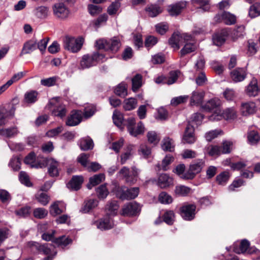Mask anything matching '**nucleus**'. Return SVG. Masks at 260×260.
I'll return each instance as SVG.
<instances>
[{"label":"nucleus","instance_id":"nucleus-1","mask_svg":"<svg viewBox=\"0 0 260 260\" xmlns=\"http://www.w3.org/2000/svg\"><path fill=\"white\" fill-rule=\"evenodd\" d=\"M84 38L80 36L77 38L66 36L63 39V46L65 49L72 53L79 52L84 44Z\"/></svg>","mask_w":260,"mask_h":260},{"label":"nucleus","instance_id":"nucleus-2","mask_svg":"<svg viewBox=\"0 0 260 260\" xmlns=\"http://www.w3.org/2000/svg\"><path fill=\"white\" fill-rule=\"evenodd\" d=\"M132 171L126 167H122L118 172V175L125 179L126 183L134 184L136 183L140 171L136 167H132Z\"/></svg>","mask_w":260,"mask_h":260},{"label":"nucleus","instance_id":"nucleus-3","mask_svg":"<svg viewBox=\"0 0 260 260\" xmlns=\"http://www.w3.org/2000/svg\"><path fill=\"white\" fill-rule=\"evenodd\" d=\"M47 107L51 110L52 114L55 116L62 118L66 115L65 106L61 105L56 99L50 101Z\"/></svg>","mask_w":260,"mask_h":260},{"label":"nucleus","instance_id":"nucleus-4","mask_svg":"<svg viewBox=\"0 0 260 260\" xmlns=\"http://www.w3.org/2000/svg\"><path fill=\"white\" fill-rule=\"evenodd\" d=\"M140 191L138 187H131L127 188L126 190L122 189V188L119 189L116 192V196L122 200H132L138 197Z\"/></svg>","mask_w":260,"mask_h":260},{"label":"nucleus","instance_id":"nucleus-5","mask_svg":"<svg viewBox=\"0 0 260 260\" xmlns=\"http://www.w3.org/2000/svg\"><path fill=\"white\" fill-rule=\"evenodd\" d=\"M189 34H172L168 40L169 45L174 50H178L185 41L188 40L187 36Z\"/></svg>","mask_w":260,"mask_h":260},{"label":"nucleus","instance_id":"nucleus-6","mask_svg":"<svg viewBox=\"0 0 260 260\" xmlns=\"http://www.w3.org/2000/svg\"><path fill=\"white\" fill-rule=\"evenodd\" d=\"M127 130L131 136L136 137L144 133L145 127L143 123L141 121L138 123L137 131H134V126L136 123V120L134 118H128L127 119Z\"/></svg>","mask_w":260,"mask_h":260},{"label":"nucleus","instance_id":"nucleus-7","mask_svg":"<svg viewBox=\"0 0 260 260\" xmlns=\"http://www.w3.org/2000/svg\"><path fill=\"white\" fill-rule=\"evenodd\" d=\"M196 206L193 204H187L180 209V215L185 220L190 221L194 219Z\"/></svg>","mask_w":260,"mask_h":260},{"label":"nucleus","instance_id":"nucleus-8","mask_svg":"<svg viewBox=\"0 0 260 260\" xmlns=\"http://www.w3.org/2000/svg\"><path fill=\"white\" fill-rule=\"evenodd\" d=\"M216 22L223 21L227 25H232L236 22V16L229 12L224 11L218 13L214 18Z\"/></svg>","mask_w":260,"mask_h":260},{"label":"nucleus","instance_id":"nucleus-9","mask_svg":"<svg viewBox=\"0 0 260 260\" xmlns=\"http://www.w3.org/2000/svg\"><path fill=\"white\" fill-rule=\"evenodd\" d=\"M220 101L218 99H212L208 101L205 104L202 106V108L206 111L210 112L214 111V117L216 118V115L220 113Z\"/></svg>","mask_w":260,"mask_h":260},{"label":"nucleus","instance_id":"nucleus-10","mask_svg":"<svg viewBox=\"0 0 260 260\" xmlns=\"http://www.w3.org/2000/svg\"><path fill=\"white\" fill-rule=\"evenodd\" d=\"M187 37L188 39H190L184 42V43H185L184 46L180 50V55L181 57L194 52L197 48V45L192 36L191 34H189Z\"/></svg>","mask_w":260,"mask_h":260},{"label":"nucleus","instance_id":"nucleus-11","mask_svg":"<svg viewBox=\"0 0 260 260\" xmlns=\"http://www.w3.org/2000/svg\"><path fill=\"white\" fill-rule=\"evenodd\" d=\"M216 116V118L214 117V115H211L209 119L211 120H219L221 117H223L226 120L234 119L237 117V111L234 107L228 108Z\"/></svg>","mask_w":260,"mask_h":260},{"label":"nucleus","instance_id":"nucleus-12","mask_svg":"<svg viewBox=\"0 0 260 260\" xmlns=\"http://www.w3.org/2000/svg\"><path fill=\"white\" fill-rule=\"evenodd\" d=\"M24 162L26 165L30 166L31 168H42L45 166V158L41 160L36 161V155L33 152L29 153L24 158Z\"/></svg>","mask_w":260,"mask_h":260},{"label":"nucleus","instance_id":"nucleus-13","mask_svg":"<svg viewBox=\"0 0 260 260\" xmlns=\"http://www.w3.org/2000/svg\"><path fill=\"white\" fill-rule=\"evenodd\" d=\"M46 161L48 165V173L52 177H57L59 174V163L54 159H49Z\"/></svg>","mask_w":260,"mask_h":260},{"label":"nucleus","instance_id":"nucleus-14","mask_svg":"<svg viewBox=\"0 0 260 260\" xmlns=\"http://www.w3.org/2000/svg\"><path fill=\"white\" fill-rule=\"evenodd\" d=\"M53 12L57 17L61 19L67 18L70 13L69 9L62 3H58L54 5Z\"/></svg>","mask_w":260,"mask_h":260},{"label":"nucleus","instance_id":"nucleus-15","mask_svg":"<svg viewBox=\"0 0 260 260\" xmlns=\"http://www.w3.org/2000/svg\"><path fill=\"white\" fill-rule=\"evenodd\" d=\"M95 224L98 229L102 231L111 229L114 226L113 220L109 215L100 219L99 221L95 222Z\"/></svg>","mask_w":260,"mask_h":260},{"label":"nucleus","instance_id":"nucleus-16","mask_svg":"<svg viewBox=\"0 0 260 260\" xmlns=\"http://www.w3.org/2000/svg\"><path fill=\"white\" fill-rule=\"evenodd\" d=\"M140 211L139 206L136 203H129L123 207L122 215L126 216L136 215Z\"/></svg>","mask_w":260,"mask_h":260},{"label":"nucleus","instance_id":"nucleus-17","mask_svg":"<svg viewBox=\"0 0 260 260\" xmlns=\"http://www.w3.org/2000/svg\"><path fill=\"white\" fill-rule=\"evenodd\" d=\"M82 118L81 111H72L67 118L66 124L70 126H76L81 122Z\"/></svg>","mask_w":260,"mask_h":260},{"label":"nucleus","instance_id":"nucleus-18","mask_svg":"<svg viewBox=\"0 0 260 260\" xmlns=\"http://www.w3.org/2000/svg\"><path fill=\"white\" fill-rule=\"evenodd\" d=\"M246 75V69L244 68H237L231 72V78L235 82L243 81Z\"/></svg>","mask_w":260,"mask_h":260},{"label":"nucleus","instance_id":"nucleus-19","mask_svg":"<svg viewBox=\"0 0 260 260\" xmlns=\"http://www.w3.org/2000/svg\"><path fill=\"white\" fill-rule=\"evenodd\" d=\"M182 141L184 143L188 144H192L196 141V138L194 134V128L189 123L187 125L185 128Z\"/></svg>","mask_w":260,"mask_h":260},{"label":"nucleus","instance_id":"nucleus-20","mask_svg":"<svg viewBox=\"0 0 260 260\" xmlns=\"http://www.w3.org/2000/svg\"><path fill=\"white\" fill-rule=\"evenodd\" d=\"M185 7L186 2H180L169 6L167 10L171 16H176L180 14Z\"/></svg>","mask_w":260,"mask_h":260},{"label":"nucleus","instance_id":"nucleus-21","mask_svg":"<svg viewBox=\"0 0 260 260\" xmlns=\"http://www.w3.org/2000/svg\"><path fill=\"white\" fill-rule=\"evenodd\" d=\"M78 144L80 149L83 151L91 150L94 147L93 140L88 136L80 139L78 142Z\"/></svg>","mask_w":260,"mask_h":260},{"label":"nucleus","instance_id":"nucleus-22","mask_svg":"<svg viewBox=\"0 0 260 260\" xmlns=\"http://www.w3.org/2000/svg\"><path fill=\"white\" fill-rule=\"evenodd\" d=\"M37 49V42L35 40H29L26 42L20 53V56L24 54H30Z\"/></svg>","mask_w":260,"mask_h":260},{"label":"nucleus","instance_id":"nucleus-23","mask_svg":"<svg viewBox=\"0 0 260 260\" xmlns=\"http://www.w3.org/2000/svg\"><path fill=\"white\" fill-rule=\"evenodd\" d=\"M83 182V178L82 176H74L67 184L69 188L75 190H79Z\"/></svg>","mask_w":260,"mask_h":260},{"label":"nucleus","instance_id":"nucleus-24","mask_svg":"<svg viewBox=\"0 0 260 260\" xmlns=\"http://www.w3.org/2000/svg\"><path fill=\"white\" fill-rule=\"evenodd\" d=\"M241 112L244 116L254 114L256 111L255 104L253 102L242 103L241 107Z\"/></svg>","mask_w":260,"mask_h":260},{"label":"nucleus","instance_id":"nucleus-25","mask_svg":"<svg viewBox=\"0 0 260 260\" xmlns=\"http://www.w3.org/2000/svg\"><path fill=\"white\" fill-rule=\"evenodd\" d=\"M14 115V110L12 109L7 111L5 109H0V126L5 125L8 120L12 118Z\"/></svg>","mask_w":260,"mask_h":260},{"label":"nucleus","instance_id":"nucleus-26","mask_svg":"<svg viewBox=\"0 0 260 260\" xmlns=\"http://www.w3.org/2000/svg\"><path fill=\"white\" fill-rule=\"evenodd\" d=\"M259 92V89L257 86V81L255 78H253L249 84L247 86L246 89V94L249 96H255Z\"/></svg>","mask_w":260,"mask_h":260},{"label":"nucleus","instance_id":"nucleus-27","mask_svg":"<svg viewBox=\"0 0 260 260\" xmlns=\"http://www.w3.org/2000/svg\"><path fill=\"white\" fill-rule=\"evenodd\" d=\"M95 66V62L92 57L91 55L85 54L82 57L80 63V68L82 69L89 68L92 66Z\"/></svg>","mask_w":260,"mask_h":260},{"label":"nucleus","instance_id":"nucleus-28","mask_svg":"<svg viewBox=\"0 0 260 260\" xmlns=\"http://www.w3.org/2000/svg\"><path fill=\"white\" fill-rule=\"evenodd\" d=\"M145 11L149 16L154 17L161 13L162 9L157 4H151L146 7Z\"/></svg>","mask_w":260,"mask_h":260},{"label":"nucleus","instance_id":"nucleus-29","mask_svg":"<svg viewBox=\"0 0 260 260\" xmlns=\"http://www.w3.org/2000/svg\"><path fill=\"white\" fill-rule=\"evenodd\" d=\"M173 183V179L167 174H161L158 179V185L161 188L169 186Z\"/></svg>","mask_w":260,"mask_h":260},{"label":"nucleus","instance_id":"nucleus-30","mask_svg":"<svg viewBox=\"0 0 260 260\" xmlns=\"http://www.w3.org/2000/svg\"><path fill=\"white\" fill-rule=\"evenodd\" d=\"M98 201L94 199H90L84 202L82 207L80 210V212L82 213L89 212L91 210L98 206Z\"/></svg>","mask_w":260,"mask_h":260},{"label":"nucleus","instance_id":"nucleus-31","mask_svg":"<svg viewBox=\"0 0 260 260\" xmlns=\"http://www.w3.org/2000/svg\"><path fill=\"white\" fill-rule=\"evenodd\" d=\"M19 133L16 126L0 129V135L8 138L15 137Z\"/></svg>","mask_w":260,"mask_h":260},{"label":"nucleus","instance_id":"nucleus-32","mask_svg":"<svg viewBox=\"0 0 260 260\" xmlns=\"http://www.w3.org/2000/svg\"><path fill=\"white\" fill-rule=\"evenodd\" d=\"M204 165L205 162L203 159L196 160L190 165V171L193 172L196 175L201 171Z\"/></svg>","mask_w":260,"mask_h":260},{"label":"nucleus","instance_id":"nucleus-33","mask_svg":"<svg viewBox=\"0 0 260 260\" xmlns=\"http://www.w3.org/2000/svg\"><path fill=\"white\" fill-rule=\"evenodd\" d=\"M105 179V176L103 174L95 175L92 177L90 178L89 183L87 185V187L90 189L92 186L100 184Z\"/></svg>","mask_w":260,"mask_h":260},{"label":"nucleus","instance_id":"nucleus-34","mask_svg":"<svg viewBox=\"0 0 260 260\" xmlns=\"http://www.w3.org/2000/svg\"><path fill=\"white\" fill-rule=\"evenodd\" d=\"M108 47L107 51H110L112 52H116L118 51L121 46V43L119 39L116 38H113L108 40Z\"/></svg>","mask_w":260,"mask_h":260},{"label":"nucleus","instance_id":"nucleus-35","mask_svg":"<svg viewBox=\"0 0 260 260\" xmlns=\"http://www.w3.org/2000/svg\"><path fill=\"white\" fill-rule=\"evenodd\" d=\"M174 144L173 140L169 137L165 138L161 143V148L166 151H173L174 150Z\"/></svg>","mask_w":260,"mask_h":260},{"label":"nucleus","instance_id":"nucleus-36","mask_svg":"<svg viewBox=\"0 0 260 260\" xmlns=\"http://www.w3.org/2000/svg\"><path fill=\"white\" fill-rule=\"evenodd\" d=\"M204 97V93L194 91L190 98L191 105H199L202 103Z\"/></svg>","mask_w":260,"mask_h":260},{"label":"nucleus","instance_id":"nucleus-37","mask_svg":"<svg viewBox=\"0 0 260 260\" xmlns=\"http://www.w3.org/2000/svg\"><path fill=\"white\" fill-rule=\"evenodd\" d=\"M35 15L39 18L44 19L47 17L48 14V9L46 7L40 6L34 11Z\"/></svg>","mask_w":260,"mask_h":260},{"label":"nucleus","instance_id":"nucleus-38","mask_svg":"<svg viewBox=\"0 0 260 260\" xmlns=\"http://www.w3.org/2000/svg\"><path fill=\"white\" fill-rule=\"evenodd\" d=\"M248 143L251 145H255L260 140V136L257 132L251 131L247 134Z\"/></svg>","mask_w":260,"mask_h":260},{"label":"nucleus","instance_id":"nucleus-39","mask_svg":"<svg viewBox=\"0 0 260 260\" xmlns=\"http://www.w3.org/2000/svg\"><path fill=\"white\" fill-rule=\"evenodd\" d=\"M119 208L118 203L116 201H111L108 203L106 205V209L109 213L108 214L114 215L116 214L117 211Z\"/></svg>","mask_w":260,"mask_h":260},{"label":"nucleus","instance_id":"nucleus-40","mask_svg":"<svg viewBox=\"0 0 260 260\" xmlns=\"http://www.w3.org/2000/svg\"><path fill=\"white\" fill-rule=\"evenodd\" d=\"M230 174L228 172L224 171L216 176V180L218 184L224 185L226 184L230 178Z\"/></svg>","mask_w":260,"mask_h":260},{"label":"nucleus","instance_id":"nucleus-41","mask_svg":"<svg viewBox=\"0 0 260 260\" xmlns=\"http://www.w3.org/2000/svg\"><path fill=\"white\" fill-rule=\"evenodd\" d=\"M142 76L140 74H136L132 79V90L136 92L142 86Z\"/></svg>","mask_w":260,"mask_h":260},{"label":"nucleus","instance_id":"nucleus-42","mask_svg":"<svg viewBox=\"0 0 260 260\" xmlns=\"http://www.w3.org/2000/svg\"><path fill=\"white\" fill-rule=\"evenodd\" d=\"M225 34H214L212 37L213 43L214 45L219 46L222 45L225 41Z\"/></svg>","mask_w":260,"mask_h":260},{"label":"nucleus","instance_id":"nucleus-43","mask_svg":"<svg viewBox=\"0 0 260 260\" xmlns=\"http://www.w3.org/2000/svg\"><path fill=\"white\" fill-rule=\"evenodd\" d=\"M137 105V100L131 98L124 100L123 108L125 110L129 111L135 109Z\"/></svg>","mask_w":260,"mask_h":260},{"label":"nucleus","instance_id":"nucleus-44","mask_svg":"<svg viewBox=\"0 0 260 260\" xmlns=\"http://www.w3.org/2000/svg\"><path fill=\"white\" fill-rule=\"evenodd\" d=\"M191 189L184 185L177 186L175 188V193L178 196H186L190 192Z\"/></svg>","mask_w":260,"mask_h":260},{"label":"nucleus","instance_id":"nucleus-45","mask_svg":"<svg viewBox=\"0 0 260 260\" xmlns=\"http://www.w3.org/2000/svg\"><path fill=\"white\" fill-rule=\"evenodd\" d=\"M113 120L114 123L118 127H121L123 121V115L119 111L115 110L113 114Z\"/></svg>","mask_w":260,"mask_h":260},{"label":"nucleus","instance_id":"nucleus-46","mask_svg":"<svg viewBox=\"0 0 260 260\" xmlns=\"http://www.w3.org/2000/svg\"><path fill=\"white\" fill-rule=\"evenodd\" d=\"M97 196L100 199H105L109 194V191L105 184L99 186L96 189Z\"/></svg>","mask_w":260,"mask_h":260},{"label":"nucleus","instance_id":"nucleus-47","mask_svg":"<svg viewBox=\"0 0 260 260\" xmlns=\"http://www.w3.org/2000/svg\"><path fill=\"white\" fill-rule=\"evenodd\" d=\"M108 40L105 39H99L96 40L94 46L97 49H103L107 51L108 47Z\"/></svg>","mask_w":260,"mask_h":260},{"label":"nucleus","instance_id":"nucleus-48","mask_svg":"<svg viewBox=\"0 0 260 260\" xmlns=\"http://www.w3.org/2000/svg\"><path fill=\"white\" fill-rule=\"evenodd\" d=\"M115 93L121 97H125L127 95L125 84L121 83L115 89Z\"/></svg>","mask_w":260,"mask_h":260},{"label":"nucleus","instance_id":"nucleus-49","mask_svg":"<svg viewBox=\"0 0 260 260\" xmlns=\"http://www.w3.org/2000/svg\"><path fill=\"white\" fill-rule=\"evenodd\" d=\"M249 15L251 18H254L260 15L259 3H255L250 7Z\"/></svg>","mask_w":260,"mask_h":260},{"label":"nucleus","instance_id":"nucleus-50","mask_svg":"<svg viewBox=\"0 0 260 260\" xmlns=\"http://www.w3.org/2000/svg\"><path fill=\"white\" fill-rule=\"evenodd\" d=\"M147 137L148 142L154 145H156L160 140L159 137L154 131L149 132L147 134Z\"/></svg>","mask_w":260,"mask_h":260},{"label":"nucleus","instance_id":"nucleus-51","mask_svg":"<svg viewBox=\"0 0 260 260\" xmlns=\"http://www.w3.org/2000/svg\"><path fill=\"white\" fill-rule=\"evenodd\" d=\"M37 201L42 205H46L49 201V197L45 192H39L36 195Z\"/></svg>","mask_w":260,"mask_h":260},{"label":"nucleus","instance_id":"nucleus-52","mask_svg":"<svg viewBox=\"0 0 260 260\" xmlns=\"http://www.w3.org/2000/svg\"><path fill=\"white\" fill-rule=\"evenodd\" d=\"M72 242V240L66 236H61L58 238H55L54 243L58 246L65 247Z\"/></svg>","mask_w":260,"mask_h":260},{"label":"nucleus","instance_id":"nucleus-53","mask_svg":"<svg viewBox=\"0 0 260 260\" xmlns=\"http://www.w3.org/2000/svg\"><path fill=\"white\" fill-rule=\"evenodd\" d=\"M188 98V95H181L173 98L171 101V104L172 106H176L179 104L186 103Z\"/></svg>","mask_w":260,"mask_h":260},{"label":"nucleus","instance_id":"nucleus-54","mask_svg":"<svg viewBox=\"0 0 260 260\" xmlns=\"http://www.w3.org/2000/svg\"><path fill=\"white\" fill-rule=\"evenodd\" d=\"M192 1L194 4H199V9L204 12L208 11L210 9L208 0H192Z\"/></svg>","mask_w":260,"mask_h":260},{"label":"nucleus","instance_id":"nucleus-55","mask_svg":"<svg viewBox=\"0 0 260 260\" xmlns=\"http://www.w3.org/2000/svg\"><path fill=\"white\" fill-rule=\"evenodd\" d=\"M34 216L38 219L45 218L48 214V211L43 208H37L34 210Z\"/></svg>","mask_w":260,"mask_h":260},{"label":"nucleus","instance_id":"nucleus-56","mask_svg":"<svg viewBox=\"0 0 260 260\" xmlns=\"http://www.w3.org/2000/svg\"><path fill=\"white\" fill-rule=\"evenodd\" d=\"M38 92L35 91L27 92L25 94V100L27 103H34L37 101Z\"/></svg>","mask_w":260,"mask_h":260},{"label":"nucleus","instance_id":"nucleus-57","mask_svg":"<svg viewBox=\"0 0 260 260\" xmlns=\"http://www.w3.org/2000/svg\"><path fill=\"white\" fill-rule=\"evenodd\" d=\"M59 202H55L50 207V213L53 216L61 214L62 212L61 209L59 207Z\"/></svg>","mask_w":260,"mask_h":260},{"label":"nucleus","instance_id":"nucleus-58","mask_svg":"<svg viewBox=\"0 0 260 260\" xmlns=\"http://www.w3.org/2000/svg\"><path fill=\"white\" fill-rule=\"evenodd\" d=\"M89 154L82 153L78 156L77 161L84 167H87L89 164Z\"/></svg>","mask_w":260,"mask_h":260},{"label":"nucleus","instance_id":"nucleus-59","mask_svg":"<svg viewBox=\"0 0 260 260\" xmlns=\"http://www.w3.org/2000/svg\"><path fill=\"white\" fill-rule=\"evenodd\" d=\"M174 160V157L171 154L167 155L162 160L161 169L164 171H167L168 169V166L171 164Z\"/></svg>","mask_w":260,"mask_h":260},{"label":"nucleus","instance_id":"nucleus-60","mask_svg":"<svg viewBox=\"0 0 260 260\" xmlns=\"http://www.w3.org/2000/svg\"><path fill=\"white\" fill-rule=\"evenodd\" d=\"M164 221L169 225H172L174 220V213L172 211H168L165 213L164 216Z\"/></svg>","mask_w":260,"mask_h":260},{"label":"nucleus","instance_id":"nucleus-61","mask_svg":"<svg viewBox=\"0 0 260 260\" xmlns=\"http://www.w3.org/2000/svg\"><path fill=\"white\" fill-rule=\"evenodd\" d=\"M15 213L16 215L20 217H28L30 214V207L28 206L22 207L20 209L16 210L15 211Z\"/></svg>","mask_w":260,"mask_h":260},{"label":"nucleus","instance_id":"nucleus-62","mask_svg":"<svg viewBox=\"0 0 260 260\" xmlns=\"http://www.w3.org/2000/svg\"><path fill=\"white\" fill-rule=\"evenodd\" d=\"M20 160L17 157H13L9 162V166L14 171H18L20 169Z\"/></svg>","mask_w":260,"mask_h":260},{"label":"nucleus","instance_id":"nucleus-63","mask_svg":"<svg viewBox=\"0 0 260 260\" xmlns=\"http://www.w3.org/2000/svg\"><path fill=\"white\" fill-rule=\"evenodd\" d=\"M180 74V72L179 71H174L171 72L170 73V77L167 79V84L171 85L174 83L177 80Z\"/></svg>","mask_w":260,"mask_h":260},{"label":"nucleus","instance_id":"nucleus-64","mask_svg":"<svg viewBox=\"0 0 260 260\" xmlns=\"http://www.w3.org/2000/svg\"><path fill=\"white\" fill-rule=\"evenodd\" d=\"M158 199L162 204H170L172 202L171 196L165 192H162L159 194Z\"/></svg>","mask_w":260,"mask_h":260}]
</instances>
